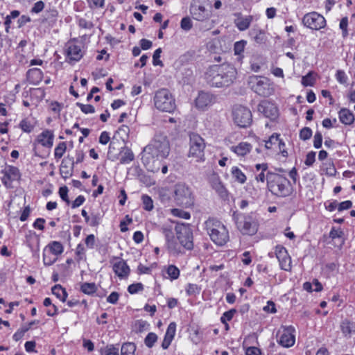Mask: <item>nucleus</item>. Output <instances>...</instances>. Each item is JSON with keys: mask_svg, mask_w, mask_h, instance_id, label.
Returning <instances> with one entry per match:
<instances>
[{"mask_svg": "<svg viewBox=\"0 0 355 355\" xmlns=\"http://www.w3.org/2000/svg\"><path fill=\"white\" fill-rule=\"evenodd\" d=\"M170 150L167 137L162 133H157L151 142L144 148L141 161L148 171L157 173L160 169L161 159L166 158Z\"/></svg>", "mask_w": 355, "mask_h": 355, "instance_id": "1", "label": "nucleus"}, {"mask_svg": "<svg viewBox=\"0 0 355 355\" xmlns=\"http://www.w3.org/2000/svg\"><path fill=\"white\" fill-rule=\"evenodd\" d=\"M236 68L228 63L214 64L209 67L205 73L207 83L213 87H226L231 85L236 78Z\"/></svg>", "mask_w": 355, "mask_h": 355, "instance_id": "2", "label": "nucleus"}, {"mask_svg": "<svg viewBox=\"0 0 355 355\" xmlns=\"http://www.w3.org/2000/svg\"><path fill=\"white\" fill-rule=\"evenodd\" d=\"M266 182L268 191L274 196L284 198L291 193L290 181L280 174L267 171Z\"/></svg>", "mask_w": 355, "mask_h": 355, "instance_id": "3", "label": "nucleus"}, {"mask_svg": "<svg viewBox=\"0 0 355 355\" xmlns=\"http://www.w3.org/2000/svg\"><path fill=\"white\" fill-rule=\"evenodd\" d=\"M205 227L211 240L216 245L223 246L229 241V231L220 220L209 218L205 223Z\"/></svg>", "mask_w": 355, "mask_h": 355, "instance_id": "4", "label": "nucleus"}, {"mask_svg": "<svg viewBox=\"0 0 355 355\" xmlns=\"http://www.w3.org/2000/svg\"><path fill=\"white\" fill-rule=\"evenodd\" d=\"M153 103L155 107L162 112L171 113L176 107L175 98L169 90L165 88L155 92Z\"/></svg>", "mask_w": 355, "mask_h": 355, "instance_id": "5", "label": "nucleus"}, {"mask_svg": "<svg viewBox=\"0 0 355 355\" xmlns=\"http://www.w3.org/2000/svg\"><path fill=\"white\" fill-rule=\"evenodd\" d=\"M173 199L176 205L189 207L194 203V196L191 188L185 183L179 182L174 186Z\"/></svg>", "mask_w": 355, "mask_h": 355, "instance_id": "6", "label": "nucleus"}, {"mask_svg": "<svg viewBox=\"0 0 355 355\" xmlns=\"http://www.w3.org/2000/svg\"><path fill=\"white\" fill-rule=\"evenodd\" d=\"M248 83L251 89L261 96L267 97L274 92V89L268 78L263 76H251Z\"/></svg>", "mask_w": 355, "mask_h": 355, "instance_id": "7", "label": "nucleus"}, {"mask_svg": "<svg viewBox=\"0 0 355 355\" xmlns=\"http://www.w3.org/2000/svg\"><path fill=\"white\" fill-rule=\"evenodd\" d=\"M189 146L188 156L195 159L196 162H203L206 146L204 139L198 134H191Z\"/></svg>", "mask_w": 355, "mask_h": 355, "instance_id": "8", "label": "nucleus"}, {"mask_svg": "<svg viewBox=\"0 0 355 355\" xmlns=\"http://www.w3.org/2000/svg\"><path fill=\"white\" fill-rule=\"evenodd\" d=\"M238 229L243 234L254 235L258 230V224L250 215H238L234 216Z\"/></svg>", "mask_w": 355, "mask_h": 355, "instance_id": "9", "label": "nucleus"}, {"mask_svg": "<svg viewBox=\"0 0 355 355\" xmlns=\"http://www.w3.org/2000/svg\"><path fill=\"white\" fill-rule=\"evenodd\" d=\"M232 115L234 122L241 128L248 127L252 121L251 111L240 105L233 107Z\"/></svg>", "mask_w": 355, "mask_h": 355, "instance_id": "10", "label": "nucleus"}, {"mask_svg": "<svg viewBox=\"0 0 355 355\" xmlns=\"http://www.w3.org/2000/svg\"><path fill=\"white\" fill-rule=\"evenodd\" d=\"M303 24L312 30H320L326 26L324 17L316 12L306 14L302 19Z\"/></svg>", "mask_w": 355, "mask_h": 355, "instance_id": "11", "label": "nucleus"}, {"mask_svg": "<svg viewBox=\"0 0 355 355\" xmlns=\"http://www.w3.org/2000/svg\"><path fill=\"white\" fill-rule=\"evenodd\" d=\"M189 12L193 19L199 21H206L212 15L211 9L206 8L203 5L198 3L196 1H193L191 4Z\"/></svg>", "mask_w": 355, "mask_h": 355, "instance_id": "12", "label": "nucleus"}, {"mask_svg": "<svg viewBox=\"0 0 355 355\" xmlns=\"http://www.w3.org/2000/svg\"><path fill=\"white\" fill-rule=\"evenodd\" d=\"M177 238L182 247L191 250L193 247V234L191 229L186 226H178L175 228Z\"/></svg>", "mask_w": 355, "mask_h": 355, "instance_id": "13", "label": "nucleus"}, {"mask_svg": "<svg viewBox=\"0 0 355 355\" xmlns=\"http://www.w3.org/2000/svg\"><path fill=\"white\" fill-rule=\"evenodd\" d=\"M295 329L292 326L282 327L279 331V343L284 347H292L295 342Z\"/></svg>", "mask_w": 355, "mask_h": 355, "instance_id": "14", "label": "nucleus"}, {"mask_svg": "<svg viewBox=\"0 0 355 355\" xmlns=\"http://www.w3.org/2000/svg\"><path fill=\"white\" fill-rule=\"evenodd\" d=\"M3 175L1 179L2 183L7 188L12 187V182L20 178V173L19 169L12 166H6L2 171Z\"/></svg>", "mask_w": 355, "mask_h": 355, "instance_id": "15", "label": "nucleus"}, {"mask_svg": "<svg viewBox=\"0 0 355 355\" xmlns=\"http://www.w3.org/2000/svg\"><path fill=\"white\" fill-rule=\"evenodd\" d=\"M275 254L279 262L280 268L286 271H290L292 267L291 258L286 249L282 245H277L275 248Z\"/></svg>", "mask_w": 355, "mask_h": 355, "instance_id": "16", "label": "nucleus"}, {"mask_svg": "<svg viewBox=\"0 0 355 355\" xmlns=\"http://www.w3.org/2000/svg\"><path fill=\"white\" fill-rule=\"evenodd\" d=\"M215 103V96L208 92H200L195 100L196 107L205 110Z\"/></svg>", "mask_w": 355, "mask_h": 355, "instance_id": "17", "label": "nucleus"}, {"mask_svg": "<svg viewBox=\"0 0 355 355\" xmlns=\"http://www.w3.org/2000/svg\"><path fill=\"white\" fill-rule=\"evenodd\" d=\"M258 110L266 117L274 119L278 115L277 106L270 101H263L258 105Z\"/></svg>", "mask_w": 355, "mask_h": 355, "instance_id": "18", "label": "nucleus"}, {"mask_svg": "<svg viewBox=\"0 0 355 355\" xmlns=\"http://www.w3.org/2000/svg\"><path fill=\"white\" fill-rule=\"evenodd\" d=\"M74 165L75 162L73 157L67 156L62 159L60 166V173L64 179L71 176Z\"/></svg>", "mask_w": 355, "mask_h": 355, "instance_id": "19", "label": "nucleus"}, {"mask_svg": "<svg viewBox=\"0 0 355 355\" xmlns=\"http://www.w3.org/2000/svg\"><path fill=\"white\" fill-rule=\"evenodd\" d=\"M67 57L72 61H78L83 57V52L80 45L71 42L67 44Z\"/></svg>", "mask_w": 355, "mask_h": 355, "instance_id": "20", "label": "nucleus"}, {"mask_svg": "<svg viewBox=\"0 0 355 355\" xmlns=\"http://www.w3.org/2000/svg\"><path fill=\"white\" fill-rule=\"evenodd\" d=\"M252 148V145L246 141L240 142L239 144L230 147L231 151L239 157H245L250 153Z\"/></svg>", "mask_w": 355, "mask_h": 355, "instance_id": "21", "label": "nucleus"}, {"mask_svg": "<svg viewBox=\"0 0 355 355\" xmlns=\"http://www.w3.org/2000/svg\"><path fill=\"white\" fill-rule=\"evenodd\" d=\"M114 273L121 279L127 277L130 272V268L125 261L120 260L113 265Z\"/></svg>", "mask_w": 355, "mask_h": 355, "instance_id": "22", "label": "nucleus"}, {"mask_svg": "<svg viewBox=\"0 0 355 355\" xmlns=\"http://www.w3.org/2000/svg\"><path fill=\"white\" fill-rule=\"evenodd\" d=\"M54 135L51 130H46L39 135L37 141L42 146L51 148L53 144Z\"/></svg>", "mask_w": 355, "mask_h": 355, "instance_id": "23", "label": "nucleus"}, {"mask_svg": "<svg viewBox=\"0 0 355 355\" xmlns=\"http://www.w3.org/2000/svg\"><path fill=\"white\" fill-rule=\"evenodd\" d=\"M340 328L346 338H350L355 333V323L347 319L340 322Z\"/></svg>", "mask_w": 355, "mask_h": 355, "instance_id": "24", "label": "nucleus"}, {"mask_svg": "<svg viewBox=\"0 0 355 355\" xmlns=\"http://www.w3.org/2000/svg\"><path fill=\"white\" fill-rule=\"evenodd\" d=\"M27 78L31 83L37 85L42 80L43 73L40 69H31L27 72Z\"/></svg>", "mask_w": 355, "mask_h": 355, "instance_id": "25", "label": "nucleus"}, {"mask_svg": "<svg viewBox=\"0 0 355 355\" xmlns=\"http://www.w3.org/2000/svg\"><path fill=\"white\" fill-rule=\"evenodd\" d=\"M339 119L345 125H351L354 121V114L347 108H342L339 113Z\"/></svg>", "mask_w": 355, "mask_h": 355, "instance_id": "26", "label": "nucleus"}, {"mask_svg": "<svg viewBox=\"0 0 355 355\" xmlns=\"http://www.w3.org/2000/svg\"><path fill=\"white\" fill-rule=\"evenodd\" d=\"M163 232L165 234V236L167 239L168 248L170 250V252L173 254H178L181 252L180 247L175 244L173 241L170 240V238L173 237V234L172 231L171 230L164 229Z\"/></svg>", "mask_w": 355, "mask_h": 355, "instance_id": "27", "label": "nucleus"}, {"mask_svg": "<svg viewBox=\"0 0 355 355\" xmlns=\"http://www.w3.org/2000/svg\"><path fill=\"white\" fill-rule=\"evenodd\" d=\"M252 21V17L250 15L245 17H239L235 20V24L239 31H243L249 28Z\"/></svg>", "mask_w": 355, "mask_h": 355, "instance_id": "28", "label": "nucleus"}, {"mask_svg": "<svg viewBox=\"0 0 355 355\" xmlns=\"http://www.w3.org/2000/svg\"><path fill=\"white\" fill-rule=\"evenodd\" d=\"M49 250V252L52 254L53 256L58 258V256L60 255L64 250L62 244L58 241L51 242L45 248Z\"/></svg>", "mask_w": 355, "mask_h": 355, "instance_id": "29", "label": "nucleus"}, {"mask_svg": "<svg viewBox=\"0 0 355 355\" xmlns=\"http://www.w3.org/2000/svg\"><path fill=\"white\" fill-rule=\"evenodd\" d=\"M120 153V163L122 164H129L135 159V155L132 151L128 148H123Z\"/></svg>", "mask_w": 355, "mask_h": 355, "instance_id": "30", "label": "nucleus"}, {"mask_svg": "<svg viewBox=\"0 0 355 355\" xmlns=\"http://www.w3.org/2000/svg\"><path fill=\"white\" fill-rule=\"evenodd\" d=\"M255 168L257 172L260 171L255 175V180L257 182L263 183L266 180V175L265 174V172L268 171V164L265 163L257 164L255 165Z\"/></svg>", "mask_w": 355, "mask_h": 355, "instance_id": "31", "label": "nucleus"}, {"mask_svg": "<svg viewBox=\"0 0 355 355\" xmlns=\"http://www.w3.org/2000/svg\"><path fill=\"white\" fill-rule=\"evenodd\" d=\"M273 145H278L279 149L281 146H284V143L279 139V135L273 134L268 141H266L265 146L267 149L272 148Z\"/></svg>", "mask_w": 355, "mask_h": 355, "instance_id": "32", "label": "nucleus"}, {"mask_svg": "<svg viewBox=\"0 0 355 355\" xmlns=\"http://www.w3.org/2000/svg\"><path fill=\"white\" fill-rule=\"evenodd\" d=\"M52 293L59 298L62 302H65L67 297V293L64 288L60 285H55L52 288Z\"/></svg>", "mask_w": 355, "mask_h": 355, "instance_id": "33", "label": "nucleus"}, {"mask_svg": "<svg viewBox=\"0 0 355 355\" xmlns=\"http://www.w3.org/2000/svg\"><path fill=\"white\" fill-rule=\"evenodd\" d=\"M250 34L251 37L254 40V41L257 43L261 44L264 42V41L266 40L265 33L260 29L255 28H252L250 31Z\"/></svg>", "mask_w": 355, "mask_h": 355, "instance_id": "34", "label": "nucleus"}, {"mask_svg": "<svg viewBox=\"0 0 355 355\" xmlns=\"http://www.w3.org/2000/svg\"><path fill=\"white\" fill-rule=\"evenodd\" d=\"M231 173H232V177L238 182H239L241 184H243L245 182V181L247 180L245 175L237 166L232 167Z\"/></svg>", "mask_w": 355, "mask_h": 355, "instance_id": "35", "label": "nucleus"}, {"mask_svg": "<svg viewBox=\"0 0 355 355\" xmlns=\"http://www.w3.org/2000/svg\"><path fill=\"white\" fill-rule=\"evenodd\" d=\"M211 187L221 196H224L227 193L225 187L223 185L218 178H214L211 180Z\"/></svg>", "mask_w": 355, "mask_h": 355, "instance_id": "36", "label": "nucleus"}, {"mask_svg": "<svg viewBox=\"0 0 355 355\" xmlns=\"http://www.w3.org/2000/svg\"><path fill=\"white\" fill-rule=\"evenodd\" d=\"M97 290L96 285L94 283L85 282L81 285L80 291L87 295H92Z\"/></svg>", "mask_w": 355, "mask_h": 355, "instance_id": "37", "label": "nucleus"}, {"mask_svg": "<svg viewBox=\"0 0 355 355\" xmlns=\"http://www.w3.org/2000/svg\"><path fill=\"white\" fill-rule=\"evenodd\" d=\"M135 345L132 343H127L121 346V355H135Z\"/></svg>", "mask_w": 355, "mask_h": 355, "instance_id": "38", "label": "nucleus"}, {"mask_svg": "<svg viewBox=\"0 0 355 355\" xmlns=\"http://www.w3.org/2000/svg\"><path fill=\"white\" fill-rule=\"evenodd\" d=\"M19 126L24 132L29 133L32 132L35 125L31 120L26 118L21 121Z\"/></svg>", "mask_w": 355, "mask_h": 355, "instance_id": "39", "label": "nucleus"}, {"mask_svg": "<svg viewBox=\"0 0 355 355\" xmlns=\"http://www.w3.org/2000/svg\"><path fill=\"white\" fill-rule=\"evenodd\" d=\"M67 150V144L65 142H60L55 147L54 151V157L58 160L60 159L64 154Z\"/></svg>", "mask_w": 355, "mask_h": 355, "instance_id": "40", "label": "nucleus"}, {"mask_svg": "<svg viewBox=\"0 0 355 355\" xmlns=\"http://www.w3.org/2000/svg\"><path fill=\"white\" fill-rule=\"evenodd\" d=\"M166 272L171 280L177 279L180 276V270L174 265L168 266Z\"/></svg>", "mask_w": 355, "mask_h": 355, "instance_id": "41", "label": "nucleus"}, {"mask_svg": "<svg viewBox=\"0 0 355 355\" xmlns=\"http://www.w3.org/2000/svg\"><path fill=\"white\" fill-rule=\"evenodd\" d=\"M51 253H48L46 252V250L44 249V254H43V262H44V264L46 265V266H51L52 264H53L56 260L58 259L57 257H55V256H53V254L51 255L50 254Z\"/></svg>", "mask_w": 355, "mask_h": 355, "instance_id": "42", "label": "nucleus"}, {"mask_svg": "<svg viewBox=\"0 0 355 355\" xmlns=\"http://www.w3.org/2000/svg\"><path fill=\"white\" fill-rule=\"evenodd\" d=\"M171 214L176 217H179L184 219H189L191 218V214L188 211H185L184 210L180 209H171Z\"/></svg>", "mask_w": 355, "mask_h": 355, "instance_id": "43", "label": "nucleus"}, {"mask_svg": "<svg viewBox=\"0 0 355 355\" xmlns=\"http://www.w3.org/2000/svg\"><path fill=\"white\" fill-rule=\"evenodd\" d=\"M323 165L324 166L323 171L326 175L329 176H334L336 175V169L331 162L324 163Z\"/></svg>", "mask_w": 355, "mask_h": 355, "instance_id": "44", "label": "nucleus"}, {"mask_svg": "<svg viewBox=\"0 0 355 355\" xmlns=\"http://www.w3.org/2000/svg\"><path fill=\"white\" fill-rule=\"evenodd\" d=\"M180 27L185 31H190L193 27V23L189 17H183L180 21Z\"/></svg>", "mask_w": 355, "mask_h": 355, "instance_id": "45", "label": "nucleus"}, {"mask_svg": "<svg viewBox=\"0 0 355 355\" xmlns=\"http://www.w3.org/2000/svg\"><path fill=\"white\" fill-rule=\"evenodd\" d=\"M186 292L188 295H196L200 292V288L195 284H189L186 288Z\"/></svg>", "mask_w": 355, "mask_h": 355, "instance_id": "46", "label": "nucleus"}, {"mask_svg": "<svg viewBox=\"0 0 355 355\" xmlns=\"http://www.w3.org/2000/svg\"><path fill=\"white\" fill-rule=\"evenodd\" d=\"M157 335L155 334V333H149L145 340H144V343H145V345L148 347H152L155 343L157 341Z\"/></svg>", "mask_w": 355, "mask_h": 355, "instance_id": "47", "label": "nucleus"}, {"mask_svg": "<svg viewBox=\"0 0 355 355\" xmlns=\"http://www.w3.org/2000/svg\"><path fill=\"white\" fill-rule=\"evenodd\" d=\"M175 331L176 324L175 322H172L168 324L164 337L173 340L175 334Z\"/></svg>", "mask_w": 355, "mask_h": 355, "instance_id": "48", "label": "nucleus"}, {"mask_svg": "<svg viewBox=\"0 0 355 355\" xmlns=\"http://www.w3.org/2000/svg\"><path fill=\"white\" fill-rule=\"evenodd\" d=\"M245 44H246V42L244 40L236 42L234 44V54L241 55L242 54V53L244 51Z\"/></svg>", "mask_w": 355, "mask_h": 355, "instance_id": "49", "label": "nucleus"}, {"mask_svg": "<svg viewBox=\"0 0 355 355\" xmlns=\"http://www.w3.org/2000/svg\"><path fill=\"white\" fill-rule=\"evenodd\" d=\"M142 202L144 205V209L147 211H150L153 209V203L151 198L148 196H142Z\"/></svg>", "mask_w": 355, "mask_h": 355, "instance_id": "50", "label": "nucleus"}, {"mask_svg": "<svg viewBox=\"0 0 355 355\" xmlns=\"http://www.w3.org/2000/svg\"><path fill=\"white\" fill-rule=\"evenodd\" d=\"M103 355H119V348L110 345H107L103 350Z\"/></svg>", "mask_w": 355, "mask_h": 355, "instance_id": "51", "label": "nucleus"}, {"mask_svg": "<svg viewBox=\"0 0 355 355\" xmlns=\"http://www.w3.org/2000/svg\"><path fill=\"white\" fill-rule=\"evenodd\" d=\"M76 105L80 107L81 111L85 114H91L95 112L94 107L92 105H85L80 103H76Z\"/></svg>", "mask_w": 355, "mask_h": 355, "instance_id": "52", "label": "nucleus"}, {"mask_svg": "<svg viewBox=\"0 0 355 355\" xmlns=\"http://www.w3.org/2000/svg\"><path fill=\"white\" fill-rule=\"evenodd\" d=\"M312 136V130L310 128H303L300 132V138L304 141L310 139Z\"/></svg>", "mask_w": 355, "mask_h": 355, "instance_id": "53", "label": "nucleus"}, {"mask_svg": "<svg viewBox=\"0 0 355 355\" xmlns=\"http://www.w3.org/2000/svg\"><path fill=\"white\" fill-rule=\"evenodd\" d=\"M315 83V79L312 76L311 73H309L307 75L302 77V84L304 86H313Z\"/></svg>", "mask_w": 355, "mask_h": 355, "instance_id": "54", "label": "nucleus"}, {"mask_svg": "<svg viewBox=\"0 0 355 355\" xmlns=\"http://www.w3.org/2000/svg\"><path fill=\"white\" fill-rule=\"evenodd\" d=\"M236 313V310L234 309H232L225 312L220 318L221 322L223 323H225L226 321H230Z\"/></svg>", "mask_w": 355, "mask_h": 355, "instance_id": "55", "label": "nucleus"}, {"mask_svg": "<svg viewBox=\"0 0 355 355\" xmlns=\"http://www.w3.org/2000/svg\"><path fill=\"white\" fill-rule=\"evenodd\" d=\"M144 289V286L141 283L132 284L128 288V291L130 294H135Z\"/></svg>", "mask_w": 355, "mask_h": 355, "instance_id": "56", "label": "nucleus"}, {"mask_svg": "<svg viewBox=\"0 0 355 355\" xmlns=\"http://www.w3.org/2000/svg\"><path fill=\"white\" fill-rule=\"evenodd\" d=\"M162 49L160 48L155 50L153 55V63L155 66L162 65V62L159 60Z\"/></svg>", "mask_w": 355, "mask_h": 355, "instance_id": "57", "label": "nucleus"}, {"mask_svg": "<svg viewBox=\"0 0 355 355\" xmlns=\"http://www.w3.org/2000/svg\"><path fill=\"white\" fill-rule=\"evenodd\" d=\"M322 134L319 132H317L313 138V146L315 148H320L322 146Z\"/></svg>", "mask_w": 355, "mask_h": 355, "instance_id": "58", "label": "nucleus"}, {"mask_svg": "<svg viewBox=\"0 0 355 355\" xmlns=\"http://www.w3.org/2000/svg\"><path fill=\"white\" fill-rule=\"evenodd\" d=\"M344 233L340 229H336L335 227H332L329 232V237L332 239H335L336 238L343 237Z\"/></svg>", "mask_w": 355, "mask_h": 355, "instance_id": "59", "label": "nucleus"}, {"mask_svg": "<svg viewBox=\"0 0 355 355\" xmlns=\"http://www.w3.org/2000/svg\"><path fill=\"white\" fill-rule=\"evenodd\" d=\"M68 189L66 186L62 187L59 189V194L60 198L66 202L67 204H69L70 201L68 198Z\"/></svg>", "mask_w": 355, "mask_h": 355, "instance_id": "60", "label": "nucleus"}, {"mask_svg": "<svg viewBox=\"0 0 355 355\" xmlns=\"http://www.w3.org/2000/svg\"><path fill=\"white\" fill-rule=\"evenodd\" d=\"M315 160V153L313 151L309 152L306 157V159L304 161V164L310 166H311Z\"/></svg>", "mask_w": 355, "mask_h": 355, "instance_id": "61", "label": "nucleus"}, {"mask_svg": "<svg viewBox=\"0 0 355 355\" xmlns=\"http://www.w3.org/2000/svg\"><path fill=\"white\" fill-rule=\"evenodd\" d=\"M78 26L82 28H85V29H90L92 28L93 25H92V23L86 20L85 19H83V18H80L78 19Z\"/></svg>", "mask_w": 355, "mask_h": 355, "instance_id": "62", "label": "nucleus"}, {"mask_svg": "<svg viewBox=\"0 0 355 355\" xmlns=\"http://www.w3.org/2000/svg\"><path fill=\"white\" fill-rule=\"evenodd\" d=\"M336 76L337 80L340 83H341V84L346 83L347 78L345 75V73L343 71H341V70L337 71Z\"/></svg>", "mask_w": 355, "mask_h": 355, "instance_id": "63", "label": "nucleus"}, {"mask_svg": "<svg viewBox=\"0 0 355 355\" xmlns=\"http://www.w3.org/2000/svg\"><path fill=\"white\" fill-rule=\"evenodd\" d=\"M246 355H261V351L256 347H249L245 351Z\"/></svg>", "mask_w": 355, "mask_h": 355, "instance_id": "64", "label": "nucleus"}]
</instances>
